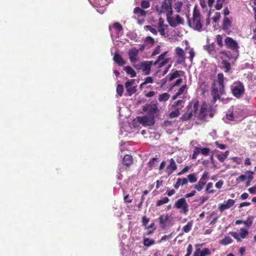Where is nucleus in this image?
Listing matches in <instances>:
<instances>
[{
	"instance_id": "9d476101",
	"label": "nucleus",
	"mask_w": 256,
	"mask_h": 256,
	"mask_svg": "<svg viewBox=\"0 0 256 256\" xmlns=\"http://www.w3.org/2000/svg\"><path fill=\"white\" fill-rule=\"evenodd\" d=\"M134 82V80L132 79L128 80L125 83V88L128 96H132L136 91V86H133Z\"/></svg>"
},
{
	"instance_id": "4468645a",
	"label": "nucleus",
	"mask_w": 256,
	"mask_h": 256,
	"mask_svg": "<svg viewBox=\"0 0 256 256\" xmlns=\"http://www.w3.org/2000/svg\"><path fill=\"white\" fill-rule=\"evenodd\" d=\"M234 200L232 199L228 200L226 204H221L219 205L218 209L220 212H223L226 210L228 209L234 204Z\"/></svg>"
},
{
	"instance_id": "473e14b6",
	"label": "nucleus",
	"mask_w": 256,
	"mask_h": 256,
	"mask_svg": "<svg viewBox=\"0 0 256 256\" xmlns=\"http://www.w3.org/2000/svg\"><path fill=\"white\" fill-rule=\"evenodd\" d=\"M188 180L190 183H194L198 180L196 173H192L188 176Z\"/></svg>"
},
{
	"instance_id": "79ce46f5",
	"label": "nucleus",
	"mask_w": 256,
	"mask_h": 256,
	"mask_svg": "<svg viewBox=\"0 0 256 256\" xmlns=\"http://www.w3.org/2000/svg\"><path fill=\"white\" fill-rule=\"evenodd\" d=\"M174 110L171 112L169 114V116L170 118H174L178 117L180 114V110L178 109H174Z\"/></svg>"
},
{
	"instance_id": "4d7b16f0",
	"label": "nucleus",
	"mask_w": 256,
	"mask_h": 256,
	"mask_svg": "<svg viewBox=\"0 0 256 256\" xmlns=\"http://www.w3.org/2000/svg\"><path fill=\"white\" fill-rule=\"evenodd\" d=\"M141 6L144 8H148L150 6V4L147 0H142L141 2Z\"/></svg>"
},
{
	"instance_id": "603ef678",
	"label": "nucleus",
	"mask_w": 256,
	"mask_h": 256,
	"mask_svg": "<svg viewBox=\"0 0 256 256\" xmlns=\"http://www.w3.org/2000/svg\"><path fill=\"white\" fill-rule=\"evenodd\" d=\"M175 21L176 25L178 24H183V20L181 18V17L179 15H176L175 18V20H174Z\"/></svg>"
},
{
	"instance_id": "8fccbe9b",
	"label": "nucleus",
	"mask_w": 256,
	"mask_h": 256,
	"mask_svg": "<svg viewBox=\"0 0 256 256\" xmlns=\"http://www.w3.org/2000/svg\"><path fill=\"white\" fill-rule=\"evenodd\" d=\"M178 182H180V184L181 186L186 185V184H188V180L186 178H178Z\"/></svg>"
},
{
	"instance_id": "49530a36",
	"label": "nucleus",
	"mask_w": 256,
	"mask_h": 256,
	"mask_svg": "<svg viewBox=\"0 0 256 256\" xmlns=\"http://www.w3.org/2000/svg\"><path fill=\"white\" fill-rule=\"evenodd\" d=\"M113 27L118 32H120L121 30H122V26L118 22H114L113 24Z\"/></svg>"
},
{
	"instance_id": "412c9836",
	"label": "nucleus",
	"mask_w": 256,
	"mask_h": 256,
	"mask_svg": "<svg viewBox=\"0 0 256 256\" xmlns=\"http://www.w3.org/2000/svg\"><path fill=\"white\" fill-rule=\"evenodd\" d=\"M133 163V158L131 155L126 154L123 158L122 164L126 168H129Z\"/></svg>"
},
{
	"instance_id": "13d9d810",
	"label": "nucleus",
	"mask_w": 256,
	"mask_h": 256,
	"mask_svg": "<svg viewBox=\"0 0 256 256\" xmlns=\"http://www.w3.org/2000/svg\"><path fill=\"white\" fill-rule=\"evenodd\" d=\"M190 170V166H186L181 171L178 172L177 174L178 176H180L187 172Z\"/></svg>"
},
{
	"instance_id": "4be33fe9",
	"label": "nucleus",
	"mask_w": 256,
	"mask_h": 256,
	"mask_svg": "<svg viewBox=\"0 0 256 256\" xmlns=\"http://www.w3.org/2000/svg\"><path fill=\"white\" fill-rule=\"evenodd\" d=\"M184 100H178L175 102L172 106V108L174 109H178L180 110L184 106Z\"/></svg>"
},
{
	"instance_id": "bb28decb",
	"label": "nucleus",
	"mask_w": 256,
	"mask_h": 256,
	"mask_svg": "<svg viewBox=\"0 0 256 256\" xmlns=\"http://www.w3.org/2000/svg\"><path fill=\"white\" fill-rule=\"evenodd\" d=\"M134 12L135 14H138L140 16H144L146 14V12L139 7H136L134 8Z\"/></svg>"
},
{
	"instance_id": "cd10ccee",
	"label": "nucleus",
	"mask_w": 256,
	"mask_h": 256,
	"mask_svg": "<svg viewBox=\"0 0 256 256\" xmlns=\"http://www.w3.org/2000/svg\"><path fill=\"white\" fill-rule=\"evenodd\" d=\"M158 158L156 157L151 158L148 162L147 165L152 170L155 166L156 163L158 162Z\"/></svg>"
},
{
	"instance_id": "b1692460",
	"label": "nucleus",
	"mask_w": 256,
	"mask_h": 256,
	"mask_svg": "<svg viewBox=\"0 0 256 256\" xmlns=\"http://www.w3.org/2000/svg\"><path fill=\"white\" fill-rule=\"evenodd\" d=\"M124 70L127 74L130 75V77L134 78L136 76V72L130 66H126L124 68Z\"/></svg>"
},
{
	"instance_id": "774afa93",
	"label": "nucleus",
	"mask_w": 256,
	"mask_h": 256,
	"mask_svg": "<svg viewBox=\"0 0 256 256\" xmlns=\"http://www.w3.org/2000/svg\"><path fill=\"white\" fill-rule=\"evenodd\" d=\"M223 184H224L223 180H218V182H216V184H215V186L217 188L220 189V188H222Z\"/></svg>"
},
{
	"instance_id": "864d4df0",
	"label": "nucleus",
	"mask_w": 256,
	"mask_h": 256,
	"mask_svg": "<svg viewBox=\"0 0 256 256\" xmlns=\"http://www.w3.org/2000/svg\"><path fill=\"white\" fill-rule=\"evenodd\" d=\"M198 107L199 102L197 100L194 104L193 110L190 111L192 112V113H196L198 111Z\"/></svg>"
},
{
	"instance_id": "7c9ffc66",
	"label": "nucleus",
	"mask_w": 256,
	"mask_h": 256,
	"mask_svg": "<svg viewBox=\"0 0 256 256\" xmlns=\"http://www.w3.org/2000/svg\"><path fill=\"white\" fill-rule=\"evenodd\" d=\"M246 172L249 174L247 176L248 181L246 182V186L248 187L250 185V182L254 178L253 175L254 172L250 170L247 171Z\"/></svg>"
},
{
	"instance_id": "e433bc0d",
	"label": "nucleus",
	"mask_w": 256,
	"mask_h": 256,
	"mask_svg": "<svg viewBox=\"0 0 256 256\" xmlns=\"http://www.w3.org/2000/svg\"><path fill=\"white\" fill-rule=\"evenodd\" d=\"M183 2L180 1H177L174 5V8L176 10L177 12H180L183 6Z\"/></svg>"
},
{
	"instance_id": "e2e57ef3",
	"label": "nucleus",
	"mask_w": 256,
	"mask_h": 256,
	"mask_svg": "<svg viewBox=\"0 0 256 256\" xmlns=\"http://www.w3.org/2000/svg\"><path fill=\"white\" fill-rule=\"evenodd\" d=\"M192 246L191 244H190L188 246V248H187V250H186L187 253L184 256H190L192 252Z\"/></svg>"
},
{
	"instance_id": "69168bd1",
	"label": "nucleus",
	"mask_w": 256,
	"mask_h": 256,
	"mask_svg": "<svg viewBox=\"0 0 256 256\" xmlns=\"http://www.w3.org/2000/svg\"><path fill=\"white\" fill-rule=\"evenodd\" d=\"M189 53H190V57H189L190 60V62H192L194 58V57L195 52H194V50L192 48H191L190 50Z\"/></svg>"
},
{
	"instance_id": "72a5a7b5",
	"label": "nucleus",
	"mask_w": 256,
	"mask_h": 256,
	"mask_svg": "<svg viewBox=\"0 0 256 256\" xmlns=\"http://www.w3.org/2000/svg\"><path fill=\"white\" fill-rule=\"evenodd\" d=\"M232 242V238L229 236H226L224 238H222L220 242V244L223 245H227Z\"/></svg>"
},
{
	"instance_id": "ea45409f",
	"label": "nucleus",
	"mask_w": 256,
	"mask_h": 256,
	"mask_svg": "<svg viewBox=\"0 0 256 256\" xmlns=\"http://www.w3.org/2000/svg\"><path fill=\"white\" fill-rule=\"evenodd\" d=\"M226 0H216L215 8L216 10H220L223 6Z\"/></svg>"
},
{
	"instance_id": "dca6fc26",
	"label": "nucleus",
	"mask_w": 256,
	"mask_h": 256,
	"mask_svg": "<svg viewBox=\"0 0 256 256\" xmlns=\"http://www.w3.org/2000/svg\"><path fill=\"white\" fill-rule=\"evenodd\" d=\"M184 74V72L182 70H175L174 72L169 74L165 78L167 80L172 81L180 76H183Z\"/></svg>"
},
{
	"instance_id": "c85d7f7f",
	"label": "nucleus",
	"mask_w": 256,
	"mask_h": 256,
	"mask_svg": "<svg viewBox=\"0 0 256 256\" xmlns=\"http://www.w3.org/2000/svg\"><path fill=\"white\" fill-rule=\"evenodd\" d=\"M229 151L226 150L224 154H222L217 156L218 159L219 161L222 162L227 158L229 154Z\"/></svg>"
},
{
	"instance_id": "f8f14e48",
	"label": "nucleus",
	"mask_w": 256,
	"mask_h": 256,
	"mask_svg": "<svg viewBox=\"0 0 256 256\" xmlns=\"http://www.w3.org/2000/svg\"><path fill=\"white\" fill-rule=\"evenodd\" d=\"M138 52L139 50L136 48H132L128 51V54L129 58L132 63H135L138 61Z\"/></svg>"
},
{
	"instance_id": "338daca9",
	"label": "nucleus",
	"mask_w": 256,
	"mask_h": 256,
	"mask_svg": "<svg viewBox=\"0 0 256 256\" xmlns=\"http://www.w3.org/2000/svg\"><path fill=\"white\" fill-rule=\"evenodd\" d=\"M146 42L148 44H154V39L151 36L146 37Z\"/></svg>"
},
{
	"instance_id": "2eb2a0df",
	"label": "nucleus",
	"mask_w": 256,
	"mask_h": 256,
	"mask_svg": "<svg viewBox=\"0 0 256 256\" xmlns=\"http://www.w3.org/2000/svg\"><path fill=\"white\" fill-rule=\"evenodd\" d=\"M158 30L162 36L165 34V31L168 28V26L164 24V20L162 18H160L158 20Z\"/></svg>"
},
{
	"instance_id": "a878e982",
	"label": "nucleus",
	"mask_w": 256,
	"mask_h": 256,
	"mask_svg": "<svg viewBox=\"0 0 256 256\" xmlns=\"http://www.w3.org/2000/svg\"><path fill=\"white\" fill-rule=\"evenodd\" d=\"M192 112L189 111L188 109L186 113L182 116L180 118V119L182 121H186L190 119L192 116Z\"/></svg>"
},
{
	"instance_id": "7ed1b4c3",
	"label": "nucleus",
	"mask_w": 256,
	"mask_h": 256,
	"mask_svg": "<svg viewBox=\"0 0 256 256\" xmlns=\"http://www.w3.org/2000/svg\"><path fill=\"white\" fill-rule=\"evenodd\" d=\"M230 88L232 94L237 98H242L245 91L243 84L240 81L234 82L231 86Z\"/></svg>"
},
{
	"instance_id": "9b49d317",
	"label": "nucleus",
	"mask_w": 256,
	"mask_h": 256,
	"mask_svg": "<svg viewBox=\"0 0 256 256\" xmlns=\"http://www.w3.org/2000/svg\"><path fill=\"white\" fill-rule=\"evenodd\" d=\"M176 54L178 59L177 60L176 62L180 64L185 62L186 57L184 50L180 47H177L176 48Z\"/></svg>"
},
{
	"instance_id": "1a4fd4ad",
	"label": "nucleus",
	"mask_w": 256,
	"mask_h": 256,
	"mask_svg": "<svg viewBox=\"0 0 256 256\" xmlns=\"http://www.w3.org/2000/svg\"><path fill=\"white\" fill-rule=\"evenodd\" d=\"M144 112H147L149 115L155 116V114L158 112V109L156 103H152L148 104L146 106H144L142 108Z\"/></svg>"
},
{
	"instance_id": "a211bd4d",
	"label": "nucleus",
	"mask_w": 256,
	"mask_h": 256,
	"mask_svg": "<svg viewBox=\"0 0 256 256\" xmlns=\"http://www.w3.org/2000/svg\"><path fill=\"white\" fill-rule=\"evenodd\" d=\"M142 66L141 70L144 72L145 74H149L152 66V62L146 61L142 62Z\"/></svg>"
},
{
	"instance_id": "6ab92c4d",
	"label": "nucleus",
	"mask_w": 256,
	"mask_h": 256,
	"mask_svg": "<svg viewBox=\"0 0 256 256\" xmlns=\"http://www.w3.org/2000/svg\"><path fill=\"white\" fill-rule=\"evenodd\" d=\"M114 62L120 66H123L126 64L122 56L118 53H115L113 58Z\"/></svg>"
},
{
	"instance_id": "f3484780",
	"label": "nucleus",
	"mask_w": 256,
	"mask_h": 256,
	"mask_svg": "<svg viewBox=\"0 0 256 256\" xmlns=\"http://www.w3.org/2000/svg\"><path fill=\"white\" fill-rule=\"evenodd\" d=\"M231 26L232 21L229 19L228 17L224 16L223 19V22L222 24V30L226 31V32L228 31V34H229Z\"/></svg>"
},
{
	"instance_id": "a18cd8bd",
	"label": "nucleus",
	"mask_w": 256,
	"mask_h": 256,
	"mask_svg": "<svg viewBox=\"0 0 256 256\" xmlns=\"http://www.w3.org/2000/svg\"><path fill=\"white\" fill-rule=\"evenodd\" d=\"M153 82V79L151 76L146 77L145 78L144 82L141 84L140 87L142 88L144 85L148 84H152Z\"/></svg>"
},
{
	"instance_id": "37998d69",
	"label": "nucleus",
	"mask_w": 256,
	"mask_h": 256,
	"mask_svg": "<svg viewBox=\"0 0 256 256\" xmlns=\"http://www.w3.org/2000/svg\"><path fill=\"white\" fill-rule=\"evenodd\" d=\"M222 64H223V67L224 68L225 72H228L230 69V64L226 60H223L222 62Z\"/></svg>"
},
{
	"instance_id": "423d86ee",
	"label": "nucleus",
	"mask_w": 256,
	"mask_h": 256,
	"mask_svg": "<svg viewBox=\"0 0 256 256\" xmlns=\"http://www.w3.org/2000/svg\"><path fill=\"white\" fill-rule=\"evenodd\" d=\"M192 27L195 30L200 31L202 28V24L200 22V15L198 12L194 11L192 19Z\"/></svg>"
},
{
	"instance_id": "f03ea898",
	"label": "nucleus",
	"mask_w": 256,
	"mask_h": 256,
	"mask_svg": "<svg viewBox=\"0 0 256 256\" xmlns=\"http://www.w3.org/2000/svg\"><path fill=\"white\" fill-rule=\"evenodd\" d=\"M173 0H163L160 7H156V11L159 14H166V20L169 24L173 28L176 26L174 20H173L172 16L173 10L172 8V2Z\"/></svg>"
},
{
	"instance_id": "5fc2aeb1",
	"label": "nucleus",
	"mask_w": 256,
	"mask_h": 256,
	"mask_svg": "<svg viewBox=\"0 0 256 256\" xmlns=\"http://www.w3.org/2000/svg\"><path fill=\"white\" fill-rule=\"evenodd\" d=\"M244 224L248 226H250L252 224V218L248 216L246 220H244Z\"/></svg>"
},
{
	"instance_id": "6e6d98bb",
	"label": "nucleus",
	"mask_w": 256,
	"mask_h": 256,
	"mask_svg": "<svg viewBox=\"0 0 256 256\" xmlns=\"http://www.w3.org/2000/svg\"><path fill=\"white\" fill-rule=\"evenodd\" d=\"M200 253L202 256H206L210 254V252L208 248H205L203 249L202 250H200Z\"/></svg>"
},
{
	"instance_id": "c756f323",
	"label": "nucleus",
	"mask_w": 256,
	"mask_h": 256,
	"mask_svg": "<svg viewBox=\"0 0 256 256\" xmlns=\"http://www.w3.org/2000/svg\"><path fill=\"white\" fill-rule=\"evenodd\" d=\"M213 184L212 182H210L207 184L205 190V192L206 194H211L214 192V190L212 188Z\"/></svg>"
},
{
	"instance_id": "052dcab7",
	"label": "nucleus",
	"mask_w": 256,
	"mask_h": 256,
	"mask_svg": "<svg viewBox=\"0 0 256 256\" xmlns=\"http://www.w3.org/2000/svg\"><path fill=\"white\" fill-rule=\"evenodd\" d=\"M215 144L220 150H224L226 148V146L224 144H220L218 141L214 142Z\"/></svg>"
},
{
	"instance_id": "09e8293b",
	"label": "nucleus",
	"mask_w": 256,
	"mask_h": 256,
	"mask_svg": "<svg viewBox=\"0 0 256 256\" xmlns=\"http://www.w3.org/2000/svg\"><path fill=\"white\" fill-rule=\"evenodd\" d=\"M170 61L169 58H166L164 59V60H162L160 62L158 63V68H161L164 66L167 63H168Z\"/></svg>"
},
{
	"instance_id": "39448f33",
	"label": "nucleus",
	"mask_w": 256,
	"mask_h": 256,
	"mask_svg": "<svg viewBox=\"0 0 256 256\" xmlns=\"http://www.w3.org/2000/svg\"><path fill=\"white\" fill-rule=\"evenodd\" d=\"M174 207L181 210V212L186 214L189 210L188 205L184 198H182L178 200L174 204Z\"/></svg>"
},
{
	"instance_id": "a19ab883",
	"label": "nucleus",
	"mask_w": 256,
	"mask_h": 256,
	"mask_svg": "<svg viewBox=\"0 0 256 256\" xmlns=\"http://www.w3.org/2000/svg\"><path fill=\"white\" fill-rule=\"evenodd\" d=\"M216 41L218 45L220 48H222L224 44L222 42V36L220 34H218L216 36Z\"/></svg>"
},
{
	"instance_id": "c03bdc74",
	"label": "nucleus",
	"mask_w": 256,
	"mask_h": 256,
	"mask_svg": "<svg viewBox=\"0 0 256 256\" xmlns=\"http://www.w3.org/2000/svg\"><path fill=\"white\" fill-rule=\"evenodd\" d=\"M238 234L240 238H244L248 234V231L244 228H240V232L238 233Z\"/></svg>"
},
{
	"instance_id": "c9c22d12",
	"label": "nucleus",
	"mask_w": 256,
	"mask_h": 256,
	"mask_svg": "<svg viewBox=\"0 0 256 256\" xmlns=\"http://www.w3.org/2000/svg\"><path fill=\"white\" fill-rule=\"evenodd\" d=\"M192 226V222H190L182 228V230L186 233L189 232L191 230Z\"/></svg>"
},
{
	"instance_id": "680f3d73",
	"label": "nucleus",
	"mask_w": 256,
	"mask_h": 256,
	"mask_svg": "<svg viewBox=\"0 0 256 256\" xmlns=\"http://www.w3.org/2000/svg\"><path fill=\"white\" fill-rule=\"evenodd\" d=\"M164 56H163L162 54H160L157 60L154 62V64L156 65L158 64L159 62H160L162 60H164Z\"/></svg>"
},
{
	"instance_id": "6e6552de",
	"label": "nucleus",
	"mask_w": 256,
	"mask_h": 256,
	"mask_svg": "<svg viewBox=\"0 0 256 256\" xmlns=\"http://www.w3.org/2000/svg\"><path fill=\"white\" fill-rule=\"evenodd\" d=\"M138 121L144 126H152L154 124V116L148 114L140 118Z\"/></svg>"
},
{
	"instance_id": "ddd939ff",
	"label": "nucleus",
	"mask_w": 256,
	"mask_h": 256,
	"mask_svg": "<svg viewBox=\"0 0 256 256\" xmlns=\"http://www.w3.org/2000/svg\"><path fill=\"white\" fill-rule=\"evenodd\" d=\"M170 164L166 166V172L168 176H170L174 170L177 169V166L174 160L171 158L168 160Z\"/></svg>"
},
{
	"instance_id": "aec40b11",
	"label": "nucleus",
	"mask_w": 256,
	"mask_h": 256,
	"mask_svg": "<svg viewBox=\"0 0 256 256\" xmlns=\"http://www.w3.org/2000/svg\"><path fill=\"white\" fill-rule=\"evenodd\" d=\"M169 219V216L168 214L160 215L158 218L160 224L162 229H165L166 228V223Z\"/></svg>"
},
{
	"instance_id": "0e129e2a",
	"label": "nucleus",
	"mask_w": 256,
	"mask_h": 256,
	"mask_svg": "<svg viewBox=\"0 0 256 256\" xmlns=\"http://www.w3.org/2000/svg\"><path fill=\"white\" fill-rule=\"evenodd\" d=\"M208 199V196H202L200 198V202L199 206L202 205Z\"/></svg>"
},
{
	"instance_id": "de8ad7c7",
	"label": "nucleus",
	"mask_w": 256,
	"mask_h": 256,
	"mask_svg": "<svg viewBox=\"0 0 256 256\" xmlns=\"http://www.w3.org/2000/svg\"><path fill=\"white\" fill-rule=\"evenodd\" d=\"M124 92V87L122 84H118L116 88V92L120 96H122Z\"/></svg>"
},
{
	"instance_id": "f704fd0d",
	"label": "nucleus",
	"mask_w": 256,
	"mask_h": 256,
	"mask_svg": "<svg viewBox=\"0 0 256 256\" xmlns=\"http://www.w3.org/2000/svg\"><path fill=\"white\" fill-rule=\"evenodd\" d=\"M207 105L206 104H202L200 110V115L202 118H205L206 116L207 115L206 114V111H207Z\"/></svg>"
},
{
	"instance_id": "3c124183",
	"label": "nucleus",
	"mask_w": 256,
	"mask_h": 256,
	"mask_svg": "<svg viewBox=\"0 0 256 256\" xmlns=\"http://www.w3.org/2000/svg\"><path fill=\"white\" fill-rule=\"evenodd\" d=\"M145 28L146 30L150 31L152 34H154V35H156L158 34L157 30L155 28L152 27L150 26H145Z\"/></svg>"
},
{
	"instance_id": "2f4dec72",
	"label": "nucleus",
	"mask_w": 256,
	"mask_h": 256,
	"mask_svg": "<svg viewBox=\"0 0 256 256\" xmlns=\"http://www.w3.org/2000/svg\"><path fill=\"white\" fill-rule=\"evenodd\" d=\"M170 96V95L167 92L163 93L159 96L158 100L160 102H166L169 99Z\"/></svg>"
},
{
	"instance_id": "5701e85b",
	"label": "nucleus",
	"mask_w": 256,
	"mask_h": 256,
	"mask_svg": "<svg viewBox=\"0 0 256 256\" xmlns=\"http://www.w3.org/2000/svg\"><path fill=\"white\" fill-rule=\"evenodd\" d=\"M197 152H198V154H201L204 156H207L209 154L210 150L208 148H200V147H195Z\"/></svg>"
},
{
	"instance_id": "58836bf2",
	"label": "nucleus",
	"mask_w": 256,
	"mask_h": 256,
	"mask_svg": "<svg viewBox=\"0 0 256 256\" xmlns=\"http://www.w3.org/2000/svg\"><path fill=\"white\" fill-rule=\"evenodd\" d=\"M155 242L154 240H150L148 238H144V246L148 247L154 244Z\"/></svg>"
},
{
	"instance_id": "f257e3e1",
	"label": "nucleus",
	"mask_w": 256,
	"mask_h": 256,
	"mask_svg": "<svg viewBox=\"0 0 256 256\" xmlns=\"http://www.w3.org/2000/svg\"><path fill=\"white\" fill-rule=\"evenodd\" d=\"M218 80L212 84L211 94L212 98V102L215 104L218 100L220 99V96L226 94L224 84V76L222 73H218L217 76Z\"/></svg>"
},
{
	"instance_id": "4c0bfd02",
	"label": "nucleus",
	"mask_w": 256,
	"mask_h": 256,
	"mask_svg": "<svg viewBox=\"0 0 256 256\" xmlns=\"http://www.w3.org/2000/svg\"><path fill=\"white\" fill-rule=\"evenodd\" d=\"M170 201V199L168 197H164L162 199L158 200L156 202V206H160L165 204L168 203Z\"/></svg>"
},
{
	"instance_id": "20e7f679",
	"label": "nucleus",
	"mask_w": 256,
	"mask_h": 256,
	"mask_svg": "<svg viewBox=\"0 0 256 256\" xmlns=\"http://www.w3.org/2000/svg\"><path fill=\"white\" fill-rule=\"evenodd\" d=\"M224 44L226 48L230 49L233 52H238L239 46L236 40L231 37H226L224 40Z\"/></svg>"
},
{
	"instance_id": "393cba45",
	"label": "nucleus",
	"mask_w": 256,
	"mask_h": 256,
	"mask_svg": "<svg viewBox=\"0 0 256 256\" xmlns=\"http://www.w3.org/2000/svg\"><path fill=\"white\" fill-rule=\"evenodd\" d=\"M186 88L187 86L186 84L183 85L181 88H179L177 92L172 96V99L173 100H176L180 95L184 93Z\"/></svg>"
},
{
	"instance_id": "0eeeda50",
	"label": "nucleus",
	"mask_w": 256,
	"mask_h": 256,
	"mask_svg": "<svg viewBox=\"0 0 256 256\" xmlns=\"http://www.w3.org/2000/svg\"><path fill=\"white\" fill-rule=\"evenodd\" d=\"M208 172H204L202 174L198 182L194 186V188L197 190L198 192L201 191L206 184V180H208Z\"/></svg>"
},
{
	"instance_id": "bf43d9fd",
	"label": "nucleus",
	"mask_w": 256,
	"mask_h": 256,
	"mask_svg": "<svg viewBox=\"0 0 256 256\" xmlns=\"http://www.w3.org/2000/svg\"><path fill=\"white\" fill-rule=\"evenodd\" d=\"M246 178H247V177L246 176H245L244 174H241L240 176H239L238 178H236V181L237 183H239L241 182H243V181L245 180H246Z\"/></svg>"
}]
</instances>
